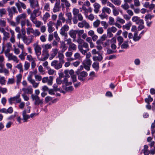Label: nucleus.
I'll return each mask as SVG.
<instances>
[{
    "label": "nucleus",
    "mask_w": 155,
    "mask_h": 155,
    "mask_svg": "<svg viewBox=\"0 0 155 155\" xmlns=\"http://www.w3.org/2000/svg\"><path fill=\"white\" fill-rule=\"evenodd\" d=\"M20 93L19 92L15 96L10 98L8 100L9 103L12 104L15 101L16 103H20L21 101V99L20 97Z\"/></svg>",
    "instance_id": "obj_4"
},
{
    "label": "nucleus",
    "mask_w": 155,
    "mask_h": 155,
    "mask_svg": "<svg viewBox=\"0 0 155 155\" xmlns=\"http://www.w3.org/2000/svg\"><path fill=\"white\" fill-rule=\"evenodd\" d=\"M7 11L4 8H2L0 9V16L1 17H2L3 15L6 14Z\"/></svg>",
    "instance_id": "obj_42"
},
{
    "label": "nucleus",
    "mask_w": 155,
    "mask_h": 155,
    "mask_svg": "<svg viewBox=\"0 0 155 155\" xmlns=\"http://www.w3.org/2000/svg\"><path fill=\"white\" fill-rule=\"evenodd\" d=\"M42 47L43 50L42 51L43 54H42V58L41 61H44L47 59L48 57V44H43L42 45Z\"/></svg>",
    "instance_id": "obj_2"
},
{
    "label": "nucleus",
    "mask_w": 155,
    "mask_h": 155,
    "mask_svg": "<svg viewBox=\"0 0 155 155\" xmlns=\"http://www.w3.org/2000/svg\"><path fill=\"white\" fill-rule=\"evenodd\" d=\"M15 67L19 70V72L20 73H23V65L20 62L19 64H17V65Z\"/></svg>",
    "instance_id": "obj_37"
},
{
    "label": "nucleus",
    "mask_w": 155,
    "mask_h": 155,
    "mask_svg": "<svg viewBox=\"0 0 155 155\" xmlns=\"http://www.w3.org/2000/svg\"><path fill=\"white\" fill-rule=\"evenodd\" d=\"M60 1L59 0L56 1L55 4V6L53 9V11L54 12H58L60 10Z\"/></svg>",
    "instance_id": "obj_26"
},
{
    "label": "nucleus",
    "mask_w": 155,
    "mask_h": 155,
    "mask_svg": "<svg viewBox=\"0 0 155 155\" xmlns=\"http://www.w3.org/2000/svg\"><path fill=\"white\" fill-rule=\"evenodd\" d=\"M15 5L17 7L20 13L22 12V10L21 8H22L24 9H25L26 7L25 4L21 2H19L18 3H15Z\"/></svg>",
    "instance_id": "obj_15"
},
{
    "label": "nucleus",
    "mask_w": 155,
    "mask_h": 155,
    "mask_svg": "<svg viewBox=\"0 0 155 155\" xmlns=\"http://www.w3.org/2000/svg\"><path fill=\"white\" fill-rule=\"evenodd\" d=\"M131 25V23L130 22L126 24L125 25H123L122 28L123 29H126L127 30H129L130 29V28Z\"/></svg>",
    "instance_id": "obj_45"
},
{
    "label": "nucleus",
    "mask_w": 155,
    "mask_h": 155,
    "mask_svg": "<svg viewBox=\"0 0 155 155\" xmlns=\"http://www.w3.org/2000/svg\"><path fill=\"white\" fill-rule=\"evenodd\" d=\"M8 15L10 17H12L13 16V15L15 13H18V12L16 10V8L14 7H12L11 8L8 7L7 9Z\"/></svg>",
    "instance_id": "obj_16"
},
{
    "label": "nucleus",
    "mask_w": 155,
    "mask_h": 155,
    "mask_svg": "<svg viewBox=\"0 0 155 155\" xmlns=\"http://www.w3.org/2000/svg\"><path fill=\"white\" fill-rule=\"evenodd\" d=\"M26 17V14L25 13L18 15L16 18V21L17 24H19L22 20L25 19Z\"/></svg>",
    "instance_id": "obj_18"
},
{
    "label": "nucleus",
    "mask_w": 155,
    "mask_h": 155,
    "mask_svg": "<svg viewBox=\"0 0 155 155\" xmlns=\"http://www.w3.org/2000/svg\"><path fill=\"white\" fill-rule=\"evenodd\" d=\"M109 23L110 25H112L114 24V19L113 17L110 16L109 17Z\"/></svg>",
    "instance_id": "obj_64"
},
{
    "label": "nucleus",
    "mask_w": 155,
    "mask_h": 155,
    "mask_svg": "<svg viewBox=\"0 0 155 155\" xmlns=\"http://www.w3.org/2000/svg\"><path fill=\"white\" fill-rule=\"evenodd\" d=\"M79 10L78 9L74 8L73 9L72 13L74 16L72 18V21L74 24H77L78 21H83V17L81 13H79Z\"/></svg>",
    "instance_id": "obj_1"
},
{
    "label": "nucleus",
    "mask_w": 155,
    "mask_h": 155,
    "mask_svg": "<svg viewBox=\"0 0 155 155\" xmlns=\"http://www.w3.org/2000/svg\"><path fill=\"white\" fill-rule=\"evenodd\" d=\"M121 6L122 8L125 10H127L129 8V5L127 2H125L124 4H122Z\"/></svg>",
    "instance_id": "obj_46"
},
{
    "label": "nucleus",
    "mask_w": 155,
    "mask_h": 155,
    "mask_svg": "<svg viewBox=\"0 0 155 155\" xmlns=\"http://www.w3.org/2000/svg\"><path fill=\"white\" fill-rule=\"evenodd\" d=\"M30 66V64L29 62H27V61H25V62L24 64V67L25 70H28Z\"/></svg>",
    "instance_id": "obj_52"
},
{
    "label": "nucleus",
    "mask_w": 155,
    "mask_h": 155,
    "mask_svg": "<svg viewBox=\"0 0 155 155\" xmlns=\"http://www.w3.org/2000/svg\"><path fill=\"white\" fill-rule=\"evenodd\" d=\"M65 15L67 17V19L66 20V23L71 25L72 23L71 20L72 19L71 13L68 12L65 14Z\"/></svg>",
    "instance_id": "obj_23"
},
{
    "label": "nucleus",
    "mask_w": 155,
    "mask_h": 155,
    "mask_svg": "<svg viewBox=\"0 0 155 155\" xmlns=\"http://www.w3.org/2000/svg\"><path fill=\"white\" fill-rule=\"evenodd\" d=\"M117 40L119 42L118 44L119 45H120L124 41V39L123 38L120 36H119L118 37H117Z\"/></svg>",
    "instance_id": "obj_58"
},
{
    "label": "nucleus",
    "mask_w": 155,
    "mask_h": 155,
    "mask_svg": "<svg viewBox=\"0 0 155 155\" xmlns=\"http://www.w3.org/2000/svg\"><path fill=\"white\" fill-rule=\"evenodd\" d=\"M0 26L3 27H4L6 26V21H5L0 19Z\"/></svg>",
    "instance_id": "obj_54"
},
{
    "label": "nucleus",
    "mask_w": 155,
    "mask_h": 155,
    "mask_svg": "<svg viewBox=\"0 0 155 155\" xmlns=\"http://www.w3.org/2000/svg\"><path fill=\"white\" fill-rule=\"evenodd\" d=\"M148 147L147 145H145L144 146V148L142 150L143 153L145 155H148L149 154H150V150H148Z\"/></svg>",
    "instance_id": "obj_34"
},
{
    "label": "nucleus",
    "mask_w": 155,
    "mask_h": 155,
    "mask_svg": "<svg viewBox=\"0 0 155 155\" xmlns=\"http://www.w3.org/2000/svg\"><path fill=\"white\" fill-rule=\"evenodd\" d=\"M76 73L78 75V79L81 81H84L88 75L87 73L84 71L79 72L78 71H77L76 72Z\"/></svg>",
    "instance_id": "obj_6"
},
{
    "label": "nucleus",
    "mask_w": 155,
    "mask_h": 155,
    "mask_svg": "<svg viewBox=\"0 0 155 155\" xmlns=\"http://www.w3.org/2000/svg\"><path fill=\"white\" fill-rule=\"evenodd\" d=\"M137 32H135L134 34V36L133 37V39L135 41H138L141 38L142 35H139L138 36L137 35Z\"/></svg>",
    "instance_id": "obj_36"
},
{
    "label": "nucleus",
    "mask_w": 155,
    "mask_h": 155,
    "mask_svg": "<svg viewBox=\"0 0 155 155\" xmlns=\"http://www.w3.org/2000/svg\"><path fill=\"white\" fill-rule=\"evenodd\" d=\"M4 73L5 75H8L9 74V71L6 68L0 69V73Z\"/></svg>",
    "instance_id": "obj_47"
},
{
    "label": "nucleus",
    "mask_w": 155,
    "mask_h": 155,
    "mask_svg": "<svg viewBox=\"0 0 155 155\" xmlns=\"http://www.w3.org/2000/svg\"><path fill=\"white\" fill-rule=\"evenodd\" d=\"M33 36L31 35L30 36L27 37L26 35L22 36L21 38L24 43L26 45H28L32 41V37Z\"/></svg>",
    "instance_id": "obj_13"
},
{
    "label": "nucleus",
    "mask_w": 155,
    "mask_h": 155,
    "mask_svg": "<svg viewBox=\"0 0 155 155\" xmlns=\"http://www.w3.org/2000/svg\"><path fill=\"white\" fill-rule=\"evenodd\" d=\"M60 47L62 49V52H64L67 48V47L66 46L65 44L63 42H61Z\"/></svg>",
    "instance_id": "obj_41"
},
{
    "label": "nucleus",
    "mask_w": 155,
    "mask_h": 155,
    "mask_svg": "<svg viewBox=\"0 0 155 155\" xmlns=\"http://www.w3.org/2000/svg\"><path fill=\"white\" fill-rule=\"evenodd\" d=\"M22 90L24 91L23 94H31L33 92V89L31 87H28L27 88H23Z\"/></svg>",
    "instance_id": "obj_29"
},
{
    "label": "nucleus",
    "mask_w": 155,
    "mask_h": 155,
    "mask_svg": "<svg viewBox=\"0 0 155 155\" xmlns=\"http://www.w3.org/2000/svg\"><path fill=\"white\" fill-rule=\"evenodd\" d=\"M58 58L59 60V62L61 63V64L64 63L65 62L64 60V56L63 54L60 52H58Z\"/></svg>",
    "instance_id": "obj_28"
},
{
    "label": "nucleus",
    "mask_w": 155,
    "mask_h": 155,
    "mask_svg": "<svg viewBox=\"0 0 155 155\" xmlns=\"http://www.w3.org/2000/svg\"><path fill=\"white\" fill-rule=\"evenodd\" d=\"M93 6L94 8V11L96 13H97L99 11V9L101 7V5L97 3L96 2L93 5Z\"/></svg>",
    "instance_id": "obj_27"
},
{
    "label": "nucleus",
    "mask_w": 155,
    "mask_h": 155,
    "mask_svg": "<svg viewBox=\"0 0 155 155\" xmlns=\"http://www.w3.org/2000/svg\"><path fill=\"white\" fill-rule=\"evenodd\" d=\"M74 88L72 86H69L67 87H64V89L66 91V92L71 91L73 90Z\"/></svg>",
    "instance_id": "obj_62"
},
{
    "label": "nucleus",
    "mask_w": 155,
    "mask_h": 155,
    "mask_svg": "<svg viewBox=\"0 0 155 155\" xmlns=\"http://www.w3.org/2000/svg\"><path fill=\"white\" fill-rule=\"evenodd\" d=\"M69 29V27L66 25H64L61 28L60 31V33L63 36H64L65 39H67V34L66 32L68 31Z\"/></svg>",
    "instance_id": "obj_8"
},
{
    "label": "nucleus",
    "mask_w": 155,
    "mask_h": 155,
    "mask_svg": "<svg viewBox=\"0 0 155 155\" xmlns=\"http://www.w3.org/2000/svg\"><path fill=\"white\" fill-rule=\"evenodd\" d=\"M153 15H151L150 14H148L146 15L145 17V21H149V20H151L152 18H153Z\"/></svg>",
    "instance_id": "obj_53"
},
{
    "label": "nucleus",
    "mask_w": 155,
    "mask_h": 155,
    "mask_svg": "<svg viewBox=\"0 0 155 155\" xmlns=\"http://www.w3.org/2000/svg\"><path fill=\"white\" fill-rule=\"evenodd\" d=\"M100 23L101 21L98 20H97L93 22V26L94 28H97L99 26Z\"/></svg>",
    "instance_id": "obj_44"
},
{
    "label": "nucleus",
    "mask_w": 155,
    "mask_h": 155,
    "mask_svg": "<svg viewBox=\"0 0 155 155\" xmlns=\"http://www.w3.org/2000/svg\"><path fill=\"white\" fill-rule=\"evenodd\" d=\"M35 51L41 50L40 46L38 44V43H34L33 45Z\"/></svg>",
    "instance_id": "obj_43"
},
{
    "label": "nucleus",
    "mask_w": 155,
    "mask_h": 155,
    "mask_svg": "<svg viewBox=\"0 0 155 155\" xmlns=\"http://www.w3.org/2000/svg\"><path fill=\"white\" fill-rule=\"evenodd\" d=\"M61 3L60 4V8H61L63 10L65 8L67 11L69 10V8L71 4L68 0H61Z\"/></svg>",
    "instance_id": "obj_5"
},
{
    "label": "nucleus",
    "mask_w": 155,
    "mask_h": 155,
    "mask_svg": "<svg viewBox=\"0 0 155 155\" xmlns=\"http://www.w3.org/2000/svg\"><path fill=\"white\" fill-rule=\"evenodd\" d=\"M22 75L21 74H19L16 76V77L17 78V83H19L21 82L22 78Z\"/></svg>",
    "instance_id": "obj_60"
},
{
    "label": "nucleus",
    "mask_w": 155,
    "mask_h": 155,
    "mask_svg": "<svg viewBox=\"0 0 155 155\" xmlns=\"http://www.w3.org/2000/svg\"><path fill=\"white\" fill-rule=\"evenodd\" d=\"M41 90L42 91L41 94V96L42 97H44L47 94L48 88L45 85L42 87Z\"/></svg>",
    "instance_id": "obj_22"
},
{
    "label": "nucleus",
    "mask_w": 155,
    "mask_h": 155,
    "mask_svg": "<svg viewBox=\"0 0 155 155\" xmlns=\"http://www.w3.org/2000/svg\"><path fill=\"white\" fill-rule=\"evenodd\" d=\"M0 32L3 34L2 39L3 41L8 40L10 38V34L6 31L4 28L2 27H0Z\"/></svg>",
    "instance_id": "obj_10"
},
{
    "label": "nucleus",
    "mask_w": 155,
    "mask_h": 155,
    "mask_svg": "<svg viewBox=\"0 0 155 155\" xmlns=\"http://www.w3.org/2000/svg\"><path fill=\"white\" fill-rule=\"evenodd\" d=\"M26 111L25 110H24L22 112V115L24 122H26L28 121V120L30 118L29 115L26 114Z\"/></svg>",
    "instance_id": "obj_25"
},
{
    "label": "nucleus",
    "mask_w": 155,
    "mask_h": 155,
    "mask_svg": "<svg viewBox=\"0 0 155 155\" xmlns=\"http://www.w3.org/2000/svg\"><path fill=\"white\" fill-rule=\"evenodd\" d=\"M111 43L110 47L112 49L115 51L117 48L116 44L117 43L116 38L115 37H113L110 40Z\"/></svg>",
    "instance_id": "obj_21"
},
{
    "label": "nucleus",
    "mask_w": 155,
    "mask_h": 155,
    "mask_svg": "<svg viewBox=\"0 0 155 155\" xmlns=\"http://www.w3.org/2000/svg\"><path fill=\"white\" fill-rule=\"evenodd\" d=\"M92 63V61L90 59H85L82 62L84 68L87 71L90 70V66Z\"/></svg>",
    "instance_id": "obj_9"
},
{
    "label": "nucleus",
    "mask_w": 155,
    "mask_h": 155,
    "mask_svg": "<svg viewBox=\"0 0 155 155\" xmlns=\"http://www.w3.org/2000/svg\"><path fill=\"white\" fill-rule=\"evenodd\" d=\"M37 16L34 13L32 12L31 14L30 17V19L33 22V21L36 20V17Z\"/></svg>",
    "instance_id": "obj_48"
},
{
    "label": "nucleus",
    "mask_w": 155,
    "mask_h": 155,
    "mask_svg": "<svg viewBox=\"0 0 155 155\" xmlns=\"http://www.w3.org/2000/svg\"><path fill=\"white\" fill-rule=\"evenodd\" d=\"M92 67L96 71H97L99 68V64L97 61H95L92 64Z\"/></svg>",
    "instance_id": "obj_32"
},
{
    "label": "nucleus",
    "mask_w": 155,
    "mask_h": 155,
    "mask_svg": "<svg viewBox=\"0 0 155 155\" xmlns=\"http://www.w3.org/2000/svg\"><path fill=\"white\" fill-rule=\"evenodd\" d=\"M32 74L29 75L27 77V80L30 83L32 84L33 87L35 88L38 87L39 83L36 82L35 80L32 78Z\"/></svg>",
    "instance_id": "obj_11"
},
{
    "label": "nucleus",
    "mask_w": 155,
    "mask_h": 155,
    "mask_svg": "<svg viewBox=\"0 0 155 155\" xmlns=\"http://www.w3.org/2000/svg\"><path fill=\"white\" fill-rule=\"evenodd\" d=\"M61 79L57 78L56 79V82L58 84H65L66 86L72 84V83L70 81H68V80L66 78H64V79L62 81Z\"/></svg>",
    "instance_id": "obj_12"
},
{
    "label": "nucleus",
    "mask_w": 155,
    "mask_h": 155,
    "mask_svg": "<svg viewBox=\"0 0 155 155\" xmlns=\"http://www.w3.org/2000/svg\"><path fill=\"white\" fill-rule=\"evenodd\" d=\"M15 82V80L13 78H9L7 82V84H13Z\"/></svg>",
    "instance_id": "obj_63"
},
{
    "label": "nucleus",
    "mask_w": 155,
    "mask_h": 155,
    "mask_svg": "<svg viewBox=\"0 0 155 155\" xmlns=\"http://www.w3.org/2000/svg\"><path fill=\"white\" fill-rule=\"evenodd\" d=\"M31 97L33 101H34V104L37 106L40 105L41 107H42L43 103V100H41L40 98L37 95H31Z\"/></svg>",
    "instance_id": "obj_7"
},
{
    "label": "nucleus",
    "mask_w": 155,
    "mask_h": 155,
    "mask_svg": "<svg viewBox=\"0 0 155 155\" xmlns=\"http://www.w3.org/2000/svg\"><path fill=\"white\" fill-rule=\"evenodd\" d=\"M112 12L113 15L115 16L119 14V11L116 7L112 8Z\"/></svg>",
    "instance_id": "obj_40"
},
{
    "label": "nucleus",
    "mask_w": 155,
    "mask_h": 155,
    "mask_svg": "<svg viewBox=\"0 0 155 155\" xmlns=\"http://www.w3.org/2000/svg\"><path fill=\"white\" fill-rule=\"evenodd\" d=\"M102 13L105 14L106 13L108 14H110L111 13V10L110 8L107 7H104L102 8Z\"/></svg>",
    "instance_id": "obj_35"
},
{
    "label": "nucleus",
    "mask_w": 155,
    "mask_h": 155,
    "mask_svg": "<svg viewBox=\"0 0 155 155\" xmlns=\"http://www.w3.org/2000/svg\"><path fill=\"white\" fill-rule=\"evenodd\" d=\"M69 33L71 38L75 39L76 37L77 31V30H71L69 31Z\"/></svg>",
    "instance_id": "obj_33"
},
{
    "label": "nucleus",
    "mask_w": 155,
    "mask_h": 155,
    "mask_svg": "<svg viewBox=\"0 0 155 155\" xmlns=\"http://www.w3.org/2000/svg\"><path fill=\"white\" fill-rule=\"evenodd\" d=\"M98 54V56H93L92 58L94 61H101L102 60L103 57L100 54Z\"/></svg>",
    "instance_id": "obj_31"
},
{
    "label": "nucleus",
    "mask_w": 155,
    "mask_h": 155,
    "mask_svg": "<svg viewBox=\"0 0 155 155\" xmlns=\"http://www.w3.org/2000/svg\"><path fill=\"white\" fill-rule=\"evenodd\" d=\"M107 29L113 33H115L117 31V29L114 26L109 27Z\"/></svg>",
    "instance_id": "obj_51"
},
{
    "label": "nucleus",
    "mask_w": 155,
    "mask_h": 155,
    "mask_svg": "<svg viewBox=\"0 0 155 155\" xmlns=\"http://www.w3.org/2000/svg\"><path fill=\"white\" fill-rule=\"evenodd\" d=\"M33 12L37 16H39L41 14V12L40 11L39 9H37L34 10Z\"/></svg>",
    "instance_id": "obj_61"
},
{
    "label": "nucleus",
    "mask_w": 155,
    "mask_h": 155,
    "mask_svg": "<svg viewBox=\"0 0 155 155\" xmlns=\"http://www.w3.org/2000/svg\"><path fill=\"white\" fill-rule=\"evenodd\" d=\"M31 6L33 8H37L38 6V2L35 0H29Z\"/></svg>",
    "instance_id": "obj_24"
},
{
    "label": "nucleus",
    "mask_w": 155,
    "mask_h": 155,
    "mask_svg": "<svg viewBox=\"0 0 155 155\" xmlns=\"http://www.w3.org/2000/svg\"><path fill=\"white\" fill-rule=\"evenodd\" d=\"M9 31L11 34V36L9 40L11 42L14 43L15 42V36L14 31L11 29H10Z\"/></svg>",
    "instance_id": "obj_19"
},
{
    "label": "nucleus",
    "mask_w": 155,
    "mask_h": 155,
    "mask_svg": "<svg viewBox=\"0 0 155 155\" xmlns=\"http://www.w3.org/2000/svg\"><path fill=\"white\" fill-rule=\"evenodd\" d=\"M32 22L35 24L36 27L38 28L39 27L41 24L40 21H37V19Z\"/></svg>",
    "instance_id": "obj_56"
},
{
    "label": "nucleus",
    "mask_w": 155,
    "mask_h": 155,
    "mask_svg": "<svg viewBox=\"0 0 155 155\" xmlns=\"http://www.w3.org/2000/svg\"><path fill=\"white\" fill-rule=\"evenodd\" d=\"M13 51L14 53L18 55L20 53V50L18 48H16L15 46H14Z\"/></svg>",
    "instance_id": "obj_59"
},
{
    "label": "nucleus",
    "mask_w": 155,
    "mask_h": 155,
    "mask_svg": "<svg viewBox=\"0 0 155 155\" xmlns=\"http://www.w3.org/2000/svg\"><path fill=\"white\" fill-rule=\"evenodd\" d=\"M38 71L42 74H45V71L43 70V68L41 65H40L38 67Z\"/></svg>",
    "instance_id": "obj_55"
},
{
    "label": "nucleus",
    "mask_w": 155,
    "mask_h": 155,
    "mask_svg": "<svg viewBox=\"0 0 155 155\" xmlns=\"http://www.w3.org/2000/svg\"><path fill=\"white\" fill-rule=\"evenodd\" d=\"M58 52V50L57 49H54L53 51V53L51 54V56L50 58V60H52Z\"/></svg>",
    "instance_id": "obj_50"
},
{
    "label": "nucleus",
    "mask_w": 155,
    "mask_h": 155,
    "mask_svg": "<svg viewBox=\"0 0 155 155\" xmlns=\"http://www.w3.org/2000/svg\"><path fill=\"white\" fill-rule=\"evenodd\" d=\"M63 15L61 12L58 15V20H61L63 23H64L66 21L65 18L64 17Z\"/></svg>",
    "instance_id": "obj_39"
},
{
    "label": "nucleus",
    "mask_w": 155,
    "mask_h": 155,
    "mask_svg": "<svg viewBox=\"0 0 155 155\" xmlns=\"http://www.w3.org/2000/svg\"><path fill=\"white\" fill-rule=\"evenodd\" d=\"M51 65L55 69L58 70L62 68V64L60 62L58 63V61L57 60H54L51 63Z\"/></svg>",
    "instance_id": "obj_14"
},
{
    "label": "nucleus",
    "mask_w": 155,
    "mask_h": 155,
    "mask_svg": "<svg viewBox=\"0 0 155 155\" xmlns=\"http://www.w3.org/2000/svg\"><path fill=\"white\" fill-rule=\"evenodd\" d=\"M82 21L81 22H80L78 23V27L83 28L84 27L86 28H88L90 27L89 24L86 21L84 20Z\"/></svg>",
    "instance_id": "obj_17"
},
{
    "label": "nucleus",
    "mask_w": 155,
    "mask_h": 155,
    "mask_svg": "<svg viewBox=\"0 0 155 155\" xmlns=\"http://www.w3.org/2000/svg\"><path fill=\"white\" fill-rule=\"evenodd\" d=\"M78 48L79 51L83 54H85L87 51L89 50L88 44L85 42H84L81 45H79Z\"/></svg>",
    "instance_id": "obj_3"
},
{
    "label": "nucleus",
    "mask_w": 155,
    "mask_h": 155,
    "mask_svg": "<svg viewBox=\"0 0 155 155\" xmlns=\"http://www.w3.org/2000/svg\"><path fill=\"white\" fill-rule=\"evenodd\" d=\"M27 35H30L31 33H33L34 30L32 27H28L27 29Z\"/></svg>",
    "instance_id": "obj_49"
},
{
    "label": "nucleus",
    "mask_w": 155,
    "mask_h": 155,
    "mask_svg": "<svg viewBox=\"0 0 155 155\" xmlns=\"http://www.w3.org/2000/svg\"><path fill=\"white\" fill-rule=\"evenodd\" d=\"M143 6L146 8L152 9L155 7V5L152 3L150 4L149 2H146L143 4Z\"/></svg>",
    "instance_id": "obj_30"
},
{
    "label": "nucleus",
    "mask_w": 155,
    "mask_h": 155,
    "mask_svg": "<svg viewBox=\"0 0 155 155\" xmlns=\"http://www.w3.org/2000/svg\"><path fill=\"white\" fill-rule=\"evenodd\" d=\"M76 45L74 43H72L69 45L68 50L69 51H71L72 50L73 51H75L76 49Z\"/></svg>",
    "instance_id": "obj_38"
},
{
    "label": "nucleus",
    "mask_w": 155,
    "mask_h": 155,
    "mask_svg": "<svg viewBox=\"0 0 155 155\" xmlns=\"http://www.w3.org/2000/svg\"><path fill=\"white\" fill-rule=\"evenodd\" d=\"M33 34L35 37H36L40 35L41 33L38 30L35 29L34 30Z\"/></svg>",
    "instance_id": "obj_57"
},
{
    "label": "nucleus",
    "mask_w": 155,
    "mask_h": 155,
    "mask_svg": "<svg viewBox=\"0 0 155 155\" xmlns=\"http://www.w3.org/2000/svg\"><path fill=\"white\" fill-rule=\"evenodd\" d=\"M7 58H8V61L12 60L14 62H15L16 63L18 62L19 60L17 57L14 55L12 53L9 54Z\"/></svg>",
    "instance_id": "obj_20"
}]
</instances>
